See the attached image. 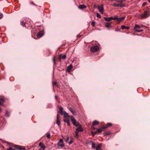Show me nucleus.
Returning a JSON list of instances; mask_svg holds the SVG:
<instances>
[{
	"instance_id": "nucleus-35",
	"label": "nucleus",
	"mask_w": 150,
	"mask_h": 150,
	"mask_svg": "<svg viewBox=\"0 0 150 150\" xmlns=\"http://www.w3.org/2000/svg\"><path fill=\"white\" fill-rule=\"evenodd\" d=\"M74 125L76 126V127H78L79 126V123H76V122L75 123Z\"/></svg>"
},
{
	"instance_id": "nucleus-22",
	"label": "nucleus",
	"mask_w": 150,
	"mask_h": 150,
	"mask_svg": "<svg viewBox=\"0 0 150 150\" xmlns=\"http://www.w3.org/2000/svg\"><path fill=\"white\" fill-rule=\"evenodd\" d=\"M10 112L7 110H6L5 113V116L7 117H9L10 116Z\"/></svg>"
},
{
	"instance_id": "nucleus-5",
	"label": "nucleus",
	"mask_w": 150,
	"mask_h": 150,
	"mask_svg": "<svg viewBox=\"0 0 150 150\" xmlns=\"http://www.w3.org/2000/svg\"><path fill=\"white\" fill-rule=\"evenodd\" d=\"M63 140L62 139H60L59 142L57 143V145L59 146L63 147L64 146V144L63 143Z\"/></svg>"
},
{
	"instance_id": "nucleus-34",
	"label": "nucleus",
	"mask_w": 150,
	"mask_h": 150,
	"mask_svg": "<svg viewBox=\"0 0 150 150\" xmlns=\"http://www.w3.org/2000/svg\"><path fill=\"white\" fill-rule=\"evenodd\" d=\"M96 22L94 21H93L91 23V25L93 26L94 27L95 26V24Z\"/></svg>"
},
{
	"instance_id": "nucleus-16",
	"label": "nucleus",
	"mask_w": 150,
	"mask_h": 150,
	"mask_svg": "<svg viewBox=\"0 0 150 150\" xmlns=\"http://www.w3.org/2000/svg\"><path fill=\"white\" fill-rule=\"evenodd\" d=\"M63 114L64 115V117H69V116L68 113L65 111H64Z\"/></svg>"
},
{
	"instance_id": "nucleus-18",
	"label": "nucleus",
	"mask_w": 150,
	"mask_h": 150,
	"mask_svg": "<svg viewBox=\"0 0 150 150\" xmlns=\"http://www.w3.org/2000/svg\"><path fill=\"white\" fill-rule=\"evenodd\" d=\"M63 121L67 123V125L69 126L70 125V124L69 120L68 119H65L63 120Z\"/></svg>"
},
{
	"instance_id": "nucleus-30",
	"label": "nucleus",
	"mask_w": 150,
	"mask_h": 150,
	"mask_svg": "<svg viewBox=\"0 0 150 150\" xmlns=\"http://www.w3.org/2000/svg\"><path fill=\"white\" fill-rule=\"evenodd\" d=\"M96 16L97 18H100L101 17L100 15L98 13H96Z\"/></svg>"
},
{
	"instance_id": "nucleus-20",
	"label": "nucleus",
	"mask_w": 150,
	"mask_h": 150,
	"mask_svg": "<svg viewBox=\"0 0 150 150\" xmlns=\"http://www.w3.org/2000/svg\"><path fill=\"white\" fill-rule=\"evenodd\" d=\"M72 66L71 64H70L67 67V70L68 72H69L72 69Z\"/></svg>"
},
{
	"instance_id": "nucleus-14",
	"label": "nucleus",
	"mask_w": 150,
	"mask_h": 150,
	"mask_svg": "<svg viewBox=\"0 0 150 150\" xmlns=\"http://www.w3.org/2000/svg\"><path fill=\"white\" fill-rule=\"evenodd\" d=\"M78 8L80 9H83V8H86V6L85 5L82 4L80 5Z\"/></svg>"
},
{
	"instance_id": "nucleus-44",
	"label": "nucleus",
	"mask_w": 150,
	"mask_h": 150,
	"mask_svg": "<svg viewBox=\"0 0 150 150\" xmlns=\"http://www.w3.org/2000/svg\"><path fill=\"white\" fill-rule=\"evenodd\" d=\"M3 14L2 13H0V19H1L3 16Z\"/></svg>"
},
{
	"instance_id": "nucleus-19",
	"label": "nucleus",
	"mask_w": 150,
	"mask_h": 150,
	"mask_svg": "<svg viewBox=\"0 0 150 150\" xmlns=\"http://www.w3.org/2000/svg\"><path fill=\"white\" fill-rule=\"evenodd\" d=\"M125 18V16L122 17L121 18H118L117 19V21L120 22L124 20Z\"/></svg>"
},
{
	"instance_id": "nucleus-46",
	"label": "nucleus",
	"mask_w": 150,
	"mask_h": 150,
	"mask_svg": "<svg viewBox=\"0 0 150 150\" xmlns=\"http://www.w3.org/2000/svg\"><path fill=\"white\" fill-rule=\"evenodd\" d=\"M107 127H108L107 126H105L102 127V128L103 129H105L106 128H107Z\"/></svg>"
},
{
	"instance_id": "nucleus-51",
	"label": "nucleus",
	"mask_w": 150,
	"mask_h": 150,
	"mask_svg": "<svg viewBox=\"0 0 150 150\" xmlns=\"http://www.w3.org/2000/svg\"><path fill=\"white\" fill-rule=\"evenodd\" d=\"M45 149L41 148H40L38 149V150H44Z\"/></svg>"
},
{
	"instance_id": "nucleus-12",
	"label": "nucleus",
	"mask_w": 150,
	"mask_h": 150,
	"mask_svg": "<svg viewBox=\"0 0 150 150\" xmlns=\"http://www.w3.org/2000/svg\"><path fill=\"white\" fill-rule=\"evenodd\" d=\"M111 24V22H106L105 23V26L108 29H110V25Z\"/></svg>"
},
{
	"instance_id": "nucleus-54",
	"label": "nucleus",
	"mask_w": 150,
	"mask_h": 150,
	"mask_svg": "<svg viewBox=\"0 0 150 150\" xmlns=\"http://www.w3.org/2000/svg\"><path fill=\"white\" fill-rule=\"evenodd\" d=\"M148 1L150 3V0H148Z\"/></svg>"
},
{
	"instance_id": "nucleus-42",
	"label": "nucleus",
	"mask_w": 150,
	"mask_h": 150,
	"mask_svg": "<svg viewBox=\"0 0 150 150\" xmlns=\"http://www.w3.org/2000/svg\"><path fill=\"white\" fill-rule=\"evenodd\" d=\"M62 56V55L61 54H60L59 56V61L60 62L61 61V56Z\"/></svg>"
},
{
	"instance_id": "nucleus-38",
	"label": "nucleus",
	"mask_w": 150,
	"mask_h": 150,
	"mask_svg": "<svg viewBox=\"0 0 150 150\" xmlns=\"http://www.w3.org/2000/svg\"><path fill=\"white\" fill-rule=\"evenodd\" d=\"M66 57V56L65 54L62 57H61V58L63 59H65Z\"/></svg>"
},
{
	"instance_id": "nucleus-28",
	"label": "nucleus",
	"mask_w": 150,
	"mask_h": 150,
	"mask_svg": "<svg viewBox=\"0 0 150 150\" xmlns=\"http://www.w3.org/2000/svg\"><path fill=\"white\" fill-rule=\"evenodd\" d=\"M5 100L3 98H0V104H1V103H3Z\"/></svg>"
},
{
	"instance_id": "nucleus-47",
	"label": "nucleus",
	"mask_w": 150,
	"mask_h": 150,
	"mask_svg": "<svg viewBox=\"0 0 150 150\" xmlns=\"http://www.w3.org/2000/svg\"><path fill=\"white\" fill-rule=\"evenodd\" d=\"M69 137H67V140H66L65 141V142H67L68 141V140H69Z\"/></svg>"
},
{
	"instance_id": "nucleus-33",
	"label": "nucleus",
	"mask_w": 150,
	"mask_h": 150,
	"mask_svg": "<svg viewBox=\"0 0 150 150\" xmlns=\"http://www.w3.org/2000/svg\"><path fill=\"white\" fill-rule=\"evenodd\" d=\"M135 31L137 32H141L143 31V30L142 29L141 30H136Z\"/></svg>"
},
{
	"instance_id": "nucleus-9",
	"label": "nucleus",
	"mask_w": 150,
	"mask_h": 150,
	"mask_svg": "<svg viewBox=\"0 0 150 150\" xmlns=\"http://www.w3.org/2000/svg\"><path fill=\"white\" fill-rule=\"evenodd\" d=\"M69 110H70L72 113L74 115H76L77 114L75 110H74L73 109L71 108L70 107L69 108Z\"/></svg>"
},
{
	"instance_id": "nucleus-53",
	"label": "nucleus",
	"mask_w": 150,
	"mask_h": 150,
	"mask_svg": "<svg viewBox=\"0 0 150 150\" xmlns=\"http://www.w3.org/2000/svg\"><path fill=\"white\" fill-rule=\"evenodd\" d=\"M55 98L56 99H57V96H55Z\"/></svg>"
},
{
	"instance_id": "nucleus-37",
	"label": "nucleus",
	"mask_w": 150,
	"mask_h": 150,
	"mask_svg": "<svg viewBox=\"0 0 150 150\" xmlns=\"http://www.w3.org/2000/svg\"><path fill=\"white\" fill-rule=\"evenodd\" d=\"M118 18H117V16H115L114 17H112V20H115V19H116L117 20V19Z\"/></svg>"
},
{
	"instance_id": "nucleus-25",
	"label": "nucleus",
	"mask_w": 150,
	"mask_h": 150,
	"mask_svg": "<svg viewBox=\"0 0 150 150\" xmlns=\"http://www.w3.org/2000/svg\"><path fill=\"white\" fill-rule=\"evenodd\" d=\"M78 132L76 131V130L75 131V137H76V138H78L79 137V135L78 134Z\"/></svg>"
},
{
	"instance_id": "nucleus-26",
	"label": "nucleus",
	"mask_w": 150,
	"mask_h": 150,
	"mask_svg": "<svg viewBox=\"0 0 150 150\" xmlns=\"http://www.w3.org/2000/svg\"><path fill=\"white\" fill-rule=\"evenodd\" d=\"M141 28V27L140 26L138 25V24H135V26L134 27V29L135 30L136 29V28Z\"/></svg>"
},
{
	"instance_id": "nucleus-39",
	"label": "nucleus",
	"mask_w": 150,
	"mask_h": 150,
	"mask_svg": "<svg viewBox=\"0 0 150 150\" xmlns=\"http://www.w3.org/2000/svg\"><path fill=\"white\" fill-rule=\"evenodd\" d=\"M51 135L50 133H48L47 134V137L49 139L50 138Z\"/></svg>"
},
{
	"instance_id": "nucleus-32",
	"label": "nucleus",
	"mask_w": 150,
	"mask_h": 150,
	"mask_svg": "<svg viewBox=\"0 0 150 150\" xmlns=\"http://www.w3.org/2000/svg\"><path fill=\"white\" fill-rule=\"evenodd\" d=\"M21 25L23 26V27H25V23L23 21H22L21 23Z\"/></svg>"
},
{
	"instance_id": "nucleus-15",
	"label": "nucleus",
	"mask_w": 150,
	"mask_h": 150,
	"mask_svg": "<svg viewBox=\"0 0 150 150\" xmlns=\"http://www.w3.org/2000/svg\"><path fill=\"white\" fill-rule=\"evenodd\" d=\"M102 146L101 144H99L96 147V150H100V149Z\"/></svg>"
},
{
	"instance_id": "nucleus-8",
	"label": "nucleus",
	"mask_w": 150,
	"mask_h": 150,
	"mask_svg": "<svg viewBox=\"0 0 150 150\" xmlns=\"http://www.w3.org/2000/svg\"><path fill=\"white\" fill-rule=\"evenodd\" d=\"M76 130L78 132H82L83 131V129L82 126L80 125L76 129Z\"/></svg>"
},
{
	"instance_id": "nucleus-10",
	"label": "nucleus",
	"mask_w": 150,
	"mask_h": 150,
	"mask_svg": "<svg viewBox=\"0 0 150 150\" xmlns=\"http://www.w3.org/2000/svg\"><path fill=\"white\" fill-rule=\"evenodd\" d=\"M70 118L72 123L73 125H74L76 122V120L73 116H70Z\"/></svg>"
},
{
	"instance_id": "nucleus-24",
	"label": "nucleus",
	"mask_w": 150,
	"mask_h": 150,
	"mask_svg": "<svg viewBox=\"0 0 150 150\" xmlns=\"http://www.w3.org/2000/svg\"><path fill=\"white\" fill-rule=\"evenodd\" d=\"M98 124V122L97 120H95L92 123V125L93 126H95L96 125H97Z\"/></svg>"
},
{
	"instance_id": "nucleus-21",
	"label": "nucleus",
	"mask_w": 150,
	"mask_h": 150,
	"mask_svg": "<svg viewBox=\"0 0 150 150\" xmlns=\"http://www.w3.org/2000/svg\"><path fill=\"white\" fill-rule=\"evenodd\" d=\"M63 107H61V106H60L59 107V111H60V113L62 115L63 113Z\"/></svg>"
},
{
	"instance_id": "nucleus-2",
	"label": "nucleus",
	"mask_w": 150,
	"mask_h": 150,
	"mask_svg": "<svg viewBox=\"0 0 150 150\" xmlns=\"http://www.w3.org/2000/svg\"><path fill=\"white\" fill-rule=\"evenodd\" d=\"M149 11V10L145 11L144 13L141 15L142 18H146L148 17L150 15Z\"/></svg>"
},
{
	"instance_id": "nucleus-50",
	"label": "nucleus",
	"mask_w": 150,
	"mask_h": 150,
	"mask_svg": "<svg viewBox=\"0 0 150 150\" xmlns=\"http://www.w3.org/2000/svg\"><path fill=\"white\" fill-rule=\"evenodd\" d=\"M53 62H54V64H55V61H54V57H53Z\"/></svg>"
},
{
	"instance_id": "nucleus-1",
	"label": "nucleus",
	"mask_w": 150,
	"mask_h": 150,
	"mask_svg": "<svg viewBox=\"0 0 150 150\" xmlns=\"http://www.w3.org/2000/svg\"><path fill=\"white\" fill-rule=\"evenodd\" d=\"M125 0H114V1H116L117 3H115L113 4L112 6L114 7H123L125 6V5L122 3V2Z\"/></svg>"
},
{
	"instance_id": "nucleus-36",
	"label": "nucleus",
	"mask_w": 150,
	"mask_h": 150,
	"mask_svg": "<svg viewBox=\"0 0 150 150\" xmlns=\"http://www.w3.org/2000/svg\"><path fill=\"white\" fill-rule=\"evenodd\" d=\"M97 130L99 133H100L102 132V129L100 128H97Z\"/></svg>"
},
{
	"instance_id": "nucleus-3",
	"label": "nucleus",
	"mask_w": 150,
	"mask_h": 150,
	"mask_svg": "<svg viewBox=\"0 0 150 150\" xmlns=\"http://www.w3.org/2000/svg\"><path fill=\"white\" fill-rule=\"evenodd\" d=\"M98 9L99 10V12L101 14H103V12L104 11V9L103 8V4L98 6Z\"/></svg>"
},
{
	"instance_id": "nucleus-41",
	"label": "nucleus",
	"mask_w": 150,
	"mask_h": 150,
	"mask_svg": "<svg viewBox=\"0 0 150 150\" xmlns=\"http://www.w3.org/2000/svg\"><path fill=\"white\" fill-rule=\"evenodd\" d=\"M104 134H105V135H108L109 134H110V133L109 132H105L104 133Z\"/></svg>"
},
{
	"instance_id": "nucleus-17",
	"label": "nucleus",
	"mask_w": 150,
	"mask_h": 150,
	"mask_svg": "<svg viewBox=\"0 0 150 150\" xmlns=\"http://www.w3.org/2000/svg\"><path fill=\"white\" fill-rule=\"evenodd\" d=\"M91 143L92 148L93 149H95L96 147V145L94 143L92 142L91 141H90L88 143Z\"/></svg>"
},
{
	"instance_id": "nucleus-40",
	"label": "nucleus",
	"mask_w": 150,
	"mask_h": 150,
	"mask_svg": "<svg viewBox=\"0 0 150 150\" xmlns=\"http://www.w3.org/2000/svg\"><path fill=\"white\" fill-rule=\"evenodd\" d=\"M112 125V124L111 123H108L107 124V127H108V126H111Z\"/></svg>"
},
{
	"instance_id": "nucleus-13",
	"label": "nucleus",
	"mask_w": 150,
	"mask_h": 150,
	"mask_svg": "<svg viewBox=\"0 0 150 150\" xmlns=\"http://www.w3.org/2000/svg\"><path fill=\"white\" fill-rule=\"evenodd\" d=\"M39 146H40L41 148L45 149L46 148V146L43 144V143L41 142L39 143Z\"/></svg>"
},
{
	"instance_id": "nucleus-31",
	"label": "nucleus",
	"mask_w": 150,
	"mask_h": 150,
	"mask_svg": "<svg viewBox=\"0 0 150 150\" xmlns=\"http://www.w3.org/2000/svg\"><path fill=\"white\" fill-rule=\"evenodd\" d=\"M73 140L72 138L71 139L70 141L68 143L69 145L71 144L73 142Z\"/></svg>"
},
{
	"instance_id": "nucleus-27",
	"label": "nucleus",
	"mask_w": 150,
	"mask_h": 150,
	"mask_svg": "<svg viewBox=\"0 0 150 150\" xmlns=\"http://www.w3.org/2000/svg\"><path fill=\"white\" fill-rule=\"evenodd\" d=\"M14 147L15 148L19 150V148L20 147H21V146L17 145H14Z\"/></svg>"
},
{
	"instance_id": "nucleus-45",
	"label": "nucleus",
	"mask_w": 150,
	"mask_h": 150,
	"mask_svg": "<svg viewBox=\"0 0 150 150\" xmlns=\"http://www.w3.org/2000/svg\"><path fill=\"white\" fill-rule=\"evenodd\" d=\"M92 135H94L96 134V132H92Z\"/></svg>"
},
{
	"instance_id": "nucleus-48",
	"label": "nucleus",
	"mask_w": 150,
	"mask_h": 150,
	"mask_svg": "<svg viewBox=\"0 0 150 150\" xmlns=\"http://www.w3.org/2000/svg\"><path fill=\"white\" fill-rule=\"evenodd\" d=\"M57 84V83L56 82H54V83H52V85L53 86L54 85H56Z\"/></svg>"
},
{
	"instance_id": "nucleus-11",
	"label": "nucleus",
	"mask_w": 150,
	"mask_h": 150,
	"mask_svg": "<svg viewBox=\"0 0 150 150\" xmlns=\"http://www.w3.org/2000/svg\"><path fill=\"white\" fill-rule=\"evenodd\" d=\"M104 19L107 22H109L111 20H112V17H104Z\"/></svg>"
},
{
	"instance_id": "nucleus-49",
	"label": "nucleus",
	"mask_w": 150,
	"mask_h": 150,
	"mask_svg": "<svg viewBox=\"0 0 150 150\" xmlns=\"http://www.w3.org/2000/svg\"><path fill=\"white\" fill-rule=\"evenodd\" d=\"M12 148L11 147H10L8 149H6V150H12Z\"/></svg>"
},
{
	"instance_id": "nucleus-55",
	"label": "nucleus",
	"mask_w": 150,
	"mask_h": 150,
	"mask_svg": "<svg viewBox=\"0 0 150 150\" xmlns=\"http://www.w3.org/2000/svg\"><path fill=\"white\" fill-rule=\"evenodd\" d=\"M1 110V108H0V111Z\"/></svg>"
},
{
	"instance_id": "nucleus-7",
	"label": "nucleus",
	"mask_w": 150,
	"mask_h": 150,
	"mask_svg": "<svg viewBox=\"0 0 150 150\" xmlns=\"http://www.w3.org/2000/svg\"><path fill=\"white\" fill-rule=\"evenodd\" d=\"M59 115L57 114V121L56 123L58 125V126H60V119L59 117Z\"/></svg>"
},
{
	"instance_id": "nucleus-52",
	"label": "nucleus",
	"mask_w": 150,
	"mask_h": 150,
	"mask_svg": "<svg viewBox=\"0 0 150 150\" xmlns=\"http://www.w3.org/2000/svg\"><path fill=\"white\" fill-rule=\"evenodd\" d=\"M81 35H77V37H78V38H79V37H80L81 36Z\"/></svg>"
},
{
	"instance_id": "nucleus-4",
	"label": "nucleus",
	"mask_w": 150,
	"mask_h": 150,
	"mask_svg": "<svg viewBox=\"0 0 150 150\" xmlns=\"http://www.w3.org/2000/svg\"><path fill=\"white\" fill-rule=\"evenodd\" d=\"M99 49V47L98 46H96L92 47L91 48V50L92 52H96Z\"/></svg>"
},
{
	"instance_id": "nucleus-43",
	"label": "nucleus",
	"mask_w": 150,
	"mask_h": 150,
	"mask_svg": "<svg viewBox=\"0 0 150 150\" xmlns=\"http://www.w3.org/2000/svg\"><path fill=\"white\" fill-rule=\"evenodd\" d=\"M147 4V3L146 2H144V3H143L142 4V6H145Z\"/></svg>"
},
{
	"instance_id": "nucleus-23",
	"label": "nucleus",
	"mask_w": 150,
	"mask_h": 150,
	"mask_svg": "<svg viewBox=\"0 0 150 150\" xmlns=\"http://www.w3.org/2000/svg\"><path fill=\"white\" fill-rule=\"evenodd\" d=\"M121 28L122 29H126L127 30H128L129 28V27L128 26H125L124 25H122L121 27Z\"/></svg>"
},
{
	"instance_id": "nucleus-6",
	"label": "nucleus",
	"mask_w": 150,
	"mask_h": 150,
	"mask_svg": "<svg viewBox=\"0 0 150 150\" xmlns=\"http://www.w3.org/2000/svg\"><path fill=\"white\" fill-rule=\"evenodd\" d=\"M44 34V32L43 31H40L38 33L37 35V37L38 38H40Z\"/></svg>"
},
{
	"instance_id": "nucleus-29",
	"label": "nucleus",
	"mask_w": 150,
	"mask_h": 150,
	"mask_svg": "<svg viewBox=\"0 0 150 150\" xmlns=\"http://www.w3.org/2000/svg\"><path fill=\"white\" fill-rule=\"evenodd\" d=\"M19 150H25V149L24 146H21V147H20Z\"/></svg>"
}]
</instances>
